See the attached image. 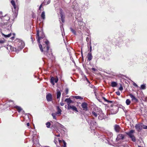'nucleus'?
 <instances>
[{
	"instance_id": "62",
	"label": "nucleus",
	"mask_w": 147,
	"mask_h": 147,
	"mask_svg": "<svg viewBox=\"0 0 147 147\" xmlns=\"http://www.w3.org/2000/svg\"><path fill=\"white\" fill-rule=\"evenodd\" d=\"M61 141V140H59V143H60Z\"/></svg>"
},
{
	"instance_id": "50",
	"label": "nucleus",
	"mask_w": 147,
	"mask_h": 147,
	"mask_svg": "<svg viewBox=\"0 0 147 147\" xmlns=\"http://www.w3.org/2000/svg\"><path fill=\"white\" fill-rule=\"evenodd\" d=\"M91 69H92V70L93 71H95L96 70V69L94 68H92Z\"/></svg>"
},
{
	"instance_id": "10",
	"label": "nucleus",
	"mask_w": 147,
	"mask_h": 147,
	"mask_svg": "<svg viewBox=\"0 0 147 147\" xmlns=\"http://www.w3.org/2000/svg\"><path fill=\"white\" fill-rule=\"evenodd\" d=\"M114 129L116 132L118 133L120 131L121 128L119 125H115L114 126Z\"/></svg>"
},
{
	"instance_id": "13",
	"label": "nucleus",
	"mask_w": 147,
	"mask_h": 147,
	"mask_svg": "<svg viewBox=\"0 0 147 147\" xmlns=\"http://www.w3.org/2000/svg\"><path fill=\"white\" fill-rule=\"evenodd\" d=\"M46 99L47 100L48 102L51 101L52 100V96L51 94H48L46 95Z\"/></svg>"
},
{
	"instance_id": "16",
	"label": "nucleus",
	"mask_w": 147,
	"mask_h": 147,
	"mask_svg": "<svg viewBox=\"0 0 147 147\" xmlns=\"http://www.w3.org/2000/svg\"><path fill=\"white\" fill-rule=\"evenodd\" d=\"M130 97L131 98L132 100L135 101L136 102H138V100L136 98V97L133 94H129Z\"/></svg>"
},
{
	"instance_id": "20",
	"label": "nucleus",
	"mask_w": 147,
	"mask_h": 147,
	"mask_svg": "<svg viewBox=\"0 0 147 147\" xmlns=\"http://www.w3.org/2000/svg\"><path fill=\"white\" fill-rule=\"evenodd\" d=\"M57 109V111L56 112V114H61L62 111L61 109H60L59 106H57L56 107Z\"/></svg>"
},
{
	"instance_id": "35",
	"label": "nucleus",
	"mask_w": 147,
	"mask_h": 147,
	"mask_svg": "<svg viewBox=\"0 0 147 147\" xmlns=\"http://www.w3.org/2000/svg\"><path fill=\"white\" fill-rule=\"evenodd\" d=\"M4 19L5 20H8L10 19V18L8 16H6L5 17V18Z\"/></svg>"
},
{
	"instance_id": "26",
	"label": "nucleus",
	"mask_w": 147,
	"mask_h": 147,
	"mask_svg": "<svg viewBox=\"0 0 147 147\" xmlns=\"http://www.w3.org/2000/svg\"><path fill=\"white\" fill-rule=\"evenodd\" d=\"M74 98H75L77 99H80L82 100L83 99V98L80 96H73Z\"/></svg>"
},
{
	"instance_id": "58",
	"label": "nucleus",
	"mask_w": 147,
	"mask_h": 147,
	"mask_svg": "<svg viewBox=\"0 0 147 147\" xmlns=\"http://www.w3.org/2000/svg\"><path fill=\"white\" fill-rule=\"evenodd\" d=\"M110 136H112V135H113V134H112V133H110Z\"/></svg>"
},
{
	"instance_id": "33",
	"label": "nucleus",
	"mask_w": 147,
	"mask_h": 147,
	"mask_svg": "<svg viewBox=\"0 0 147 147\" xmlns=\"http://www.w3.org/2000/svg\"><path fill=\"white\" fill-rule=\"evenodd\" d=\"M58 126L61 129H63L64 128V126L63 125H61V124H60L59 123H58Z\"/></svg>"
},
{
	"instance_id": "52",
	"label": "nucleus",
	"mask_w": 147,
	"mask_h": 147,
	"mask_svg": "<svg viewBox=\"0 0 147 147\" xmlns=\"http://www.w3.org/2000/svg\"><path fill=\"white\" fill-rule=\"evenodd\" d=\"M42 4H41L40 6L39 7V10H40V9L41 8V7H42Z\"/></svg>"
},
{
	"instance_id": "42",
	"label": "nucleus",
	"mask_w": 147,
	"mask_h": 147,
	"mask_svg": "<svg viewBox=\"0 0 147 147\" xmlns=\"http://www.w3.org/2000/svg\"><path fill=\"white\" fill-rule=\"evenodd\" d=\"M89 46L90 47V52L92 51V49L91 44H90V45H89L88 46Z\"/></svg>"
},
{
	"instance_id": "18",
	"label": "nucleus",
	"mask_w": 147,
	"mask_h": 147,
	"mask_svg": "<svg viewBox=\"0 0 147 147\" xmlns=\"http://www.w3.org/2000/svg\"><path fill=\"white\" fill-rule=\"evenodd\" d=\"M61 93L59 90H57V99H60L61 95Z\"/></svg>"
},
{
	"instance_id": "5",
	"label": "nucleus",
	"mask_w": 147,
	"mask_h": 147,
	"mask_svg": "<svg viewBox=\"0 0 147 147\" xmlns=\"http://www.w3.org/2000/svg\"><path fill=\"white\" fill-rule=\"evenodd\" d=\"M98 111H99V113H98L99 115L98 119L100 120H102L105 118V115L103 113L101 109H98Z\"/></svg>"
},
{
	"instance_id": "53",
	"label": "nucleus",
	"mask_w": 147,
	"mask_h": 147,
	"mask_svg": "<svg viewBox=\"0 0 147 147\" xmlns=\"http://www.w3.org/2000/svg\"><path fill=\"white\" fill-rule=\"evenodd\" d=\"M27 126H30V123H27Z\"/></svg>"
},
{
	"instance_id": "27",
	"label": "nucleus",
	"mask_w": 147,
	"mask_h": 147,
	"mask_svg": "<svg viewBox=\"0 0 147 147\" xmlns=\"http://www.w3.org/2000/svg\"><path fill=\"white\" fill-rule=\"evenodd\" d=\"M58 115L57 114H56V113H52L51 114L52 116H53V118L55 120H57V118L56 117V115Z\"/></svg>"
},
{
	"instance_id": "12",
	"label": "nucleus",
	"mask_w": 147,
	"mask_h": 147,
	"mask_svg": "<svg viewBox=\"0 0 147 147\" xmlns=\"http://www.w3.org/2000/svg\"><path fill=\"white\" fill-rule=\"evenodd\" d=\"M114 109H112L110 108L111 109V114H114L117 113V111L116 110L117 109V107L115 106H114Z\"/></svg>"
},
{
	"instance_id": "51",
	"label": "nucleus",
	"mask_w": 147,
	"mask_h": 147,
	"mask_svg": "<svg viewBox=\"0 0 147 147\" xmlns=\"http://www.w3.org/2000/svg\"><path fill=\"white\" fill-rule=\"evenodd\" d=\"M4 41L3 40H0V43H3L4 42Z\"/></svg>"
},
{
	"instance_id": "48",
	"label": "nucleus",
	"mask_w": 147,
	"mask_h": 147,
	"mask_svg": "<svg viewBox=\"0 0 147 147\" xmlns=\"http://www.w3.org/2000/svg\"><path fill=\"white\" fill-rule=\"evenodd\" d=\"M60 105L61 106H63L64 104L62 102H61L60 103Z\"/></svg>"
},
{
	"instance_id": "59",
	"label": "nucleus",
	"mask_w": 147,
	"mask_h": 147,
	"mask_svg": "<svg viewBox=\"0 0 147 147\" xmlns=\"http://www.w3.org/2000/svg\"><path fill=\"white\" fill-rule=\"evenodd\" d=\"M31 40H32V42H33V38H32V37H31Z\"/></svg>"
},
{
	"instance_id": "21",
	"label": "nucleus",
	"mask_w": 147,
	"mask_h": 147,
	"mask_svg": "<svg viewBox=\"0 0 147 147\" xmlns=\"http://www.w3.org/2000/svg\"><path fill=\"white\" fill-rule=\"evenodd\" d=\"M65 101L67 102V106L68 105H70V104L72 102V101L70 98L66 99L65 100Z\"/></svg>"
},
{
	"instance_id": "63",
	"label": "nucleus",
	"mask_w": 147,
	"mask_h": 147,
	"mask_svg": "<svg viewBox=\"0 0 147 147\" xmlns=\"http://www.w3.org/2000/svg\"><path fill=\"white\" fill-rule=\"evenodd\" d=\"M62 35L63 36V32H62Z\"/></svg>"
},
{
	"instance_id": "14",
	"label": "nucleus",
	"mask_w": 147,
	"mask_h": 147,
	"mask_svg": "<svg viewBox=\"0 0 147 147\" xmlns=\"http://www.w3.org/2000/svg\"><path fill=\"white\" fill-rule=\"evenodd\" d=\"M9 31L10 32L9 33H7L6 34H4L2 33V34L3 36L5 38H9L11 36V30H9Z\"/></svg>"
},
{
	"instance_id": "6",
	"label": "nucleus",
	"mask_w": 147,
	"mask_h": 147,
	"mask_svg": "<svg viewBox=\"0 0 147 147\" xmlns=\"http://www.w3.org/2000/svg\"><path fill=\"white\" fill-rule=\"evenodd\" d=\"M78 20V19L77 20L78 21V24L80 28L81 29H84L85 27V24L83 22L82 19L80 20V21H79Z\"/></svg>"
},
{
	"instance_id": "38",
	"label": "nucleus",
	"mask_w": 147,
	"mask_h": 147,
	"mask_svg": "<svg viewBox=\"0 0 147 147\" xmlns=\"http://www.w3.org/2000/svg\"><path fill=\"white\" fill-rule=\"evenodd\" d=\"M63 147H66V144L65 142L63 140Z\"/></svg>"
},
{
	"instance_id": "57",
	"label": "nucleus",
	"mask_w": 147,
	"mask_h": 147,
	"mask_svg": "<svg viewBox=\"0 0 147 147\" xmlns=\"http://www.w3.org/2000/svg\"><path fill=\"white\" fill-rule=\"evenodd\" d=\"M32 18H35V16H34V15H32Z\"/></svg>"
},
{
	"instance_id": "36",
	"label": "nucleus",
	"mask_w": 147,
	"mask_h": 147,
	"mask_svg": "<svg viewBox=\"0 0 147 147\" xmlns=\"http://www.w3.org/2000/svg\"><path fill=\"white\" fill-rule=\"evenodd\" d=\"M44 2L45 3H46L47 4H49L50 2V0H49L47 2L46 0H45Z\"/></svg>"
},
{
	"instance_id": "3",
	"label": "nucleus",
	"mask_w": 147,
	"mask_h": 147,
	"mask_svg": "<svg viewBox=\"0 0 147 147\" xmlns=\"http://www.w3.org/2000/svg\"><path fill=\"white\" fill-rule=\"evenodd\" d=\"M88 122L89 123L91 129H94L97 127V123L94 119L90 118L88 119Z\"/></svg>"
},
{
	"instance_id": "31",
	"label": "nucleus",
	"mask_w": 147,
	"mask_h": 147,
	"mask_svg": "<svg viewBox=\"0 0 147 147\" xmlns=\"http://www.w3.org/2000/svg\"><path fill=\"white\" fill-rule=\"evenodd\" d=\"M92 114L93 116H94L95 117H96L97 116V114L94 111H92Z\"/></svg>"
},
{
	"instance_id": "39",
	"label": "nucleus",
	"mask_w": 147,
	"mask_h": 147,
	"mask_svg": "<svg viewBox=\"0 0 147 147\" xmlns=\"http://www.w3.org/2000/svg\"><path fill=\"white\" fill-rule=\"evenodd\" d=\"M116 93L117 95L118 96H119L120 95V93L119 91H117L116 92Z\"/></svg>"
},
{
	"instance_id": "2",
	"label": "nucleus",
	"mask_w": 147,
	"mask_h": 147,
	"mask_svg": "<svg viewBox=\"0 0 147 147\" xmlns=\"http://www.w3.org/2000/svg\"><path fill=\"white\" fill-rule=\"evenodd\" d=\"M17 44V47L13 48L10 47L11 50L12 51H15L16 52H18L19 51L23 49L25 46L24 43L23 41L18 40Z\"/></svg>"
},
{
	"instance_id": "64",
	"label": "nucleus",
	"mask_w": 147,
	"mask_h": 147,
	"mask_svg": "<svg viewBox=\"0 0 147 147\" xmlns=\"http://www.w3.org/2000/svg\"><path fill=\"white\" fill-rule=\"evenodd\" d=\"M11 38H14V37H11Z\"/></svg>"
},
{
	"instance_id": "17",
	"label": "nucleus",
	"mask_w": 147,
	"mask_h": 147,
	"mask_svg": "<svg viewBox=\"0 0 147 147\" xmlns=\"http://www.w3.org/2000/svg\"><path fill=\"white\" fill-rule=\"evenodd\" d=\"M11 3L12 5L13 6L14 8L16 10L18 9V8L17 6L16 5L15 2L14 1L12 0L11 1Z\"/></svg>"
},
{
	"instance_id": "37",
	"label": "nucleus",
	"mask_w": 147,
	"mask_h": 147,
	"mask_svg": "<svg viewBox=\"0 0 147 147\" xmlns=\"http://www.w3.org/2000/svg\"><path fill=\"white\" fill-rule=\"evenodd\" d=\"M87 81L89 83V86L91 88H93L94 87V85H92L91 84H90V82H89V81L88 80H87Z\"/></svg>"
},
{
	"instance_id": "22",
	"label": "nucleus",
	"mask_w": 147,
	"mask_h": 147,
	"mask_svg": "<svg viewBox=\"0 0 147 147\" xmlns=\"http://www.w3.org/2000/svg\"><path fill=\"white\" fill-rule=\"evenodd\" d=\"M87 58L88 60L89 61H90L92 59V56L91 53H88Z\"/></svg>"
},
{
	"instance_id": "32",
	"label": "nucleus",
	"mask_w": 147,
	"mask_h": 147,
	"mask_svg": "<svg viewBox=\"0 0 147 147\" xmlns=\"http://www.w3.org/2000/svg\"><path fill=\"white\" fill-rule=\"evenodd\" d=\"M46 124L47 127V128H49L50 127V125H51V124H50V122H47L46 123Z\"/></svg>"
},
{
	"instance_id": "45",
	"label": "nucleus",
	"mask_w": 147,
	"mask_h": 147,
	"mask_svg": "<svg viewBox=\"0 0 147 147\" xmlns=\"http://www.w3.org/2000/svg\"><path fill=\"white\" fill-rule=\"evenodd\" d=\"M103 99L106 102H108V100L106 99L104 97H103Z\"/></svg>"
},
{
	"instance_id": "47",
	"label": "nucleus",
	"mask_w": 147,
	"mask_h": 147,
	"mask_svg": "<svg viewBox=\"0 0 147 147\" xmlns=\"http://www.w3.org/2000/svg\"><path fill=\"white\" fill-rule=\"evenodd\" d=\"M70 58H71V61H72V62H73L74 63H75V61H74V59H73V58H71V57Z\"/></svg>"
},
{
	"instance_id": "56",
	"label": "nucleus",
	"mask_w": 147,
	"mask_h": 147,
	"mask_svg": "<svg viewBox=\"0 0 147 147\" xmlns=\"http://www.w3.org/2000/svg\"><path fill=\"white\" fill-rule=\"evenodd\" d=\"M56 136H57V137H60V134H59L57 135H56Z\"/></svg>"
},
{
	"instance_id": "54",
	"label": "nucleus",
	"mask_w": 147,
	"mask_h": 147,
	"mask_svg": "<svg viewBox=\"0 0 147 147\" xmlns=\"http://www.w3.org/2000/svg\"><path fill=\"white\" fill-rule=\"evenodd\" d=\"M123 146L124 147H127L128 146L126 144L124 146Z\"/></svg>"
},
{
	"instance_id": "29",
	"label": "nucleus",
	"mask_w": 147,
	"mask_h": 147,
	"mask_svg": "<svg viewBox=\"0 0 147 147\" xmlns=\"http://www.w3.org/2000/svg\"><path fill=\"white\" fill-rule=\"evenodd\" d=\"M126 103L127 105H129L131 102L130 100L129 99H127L126 100Z\"/></svg>"
},
{
	"instance_id": "7",
	"label": "nucleus",
	"mask_w": 147,
	"mask_h": 147,
	"mask_svg": "<svg viewBox=\"0 0 147 147\" xmlns=\"http://www.w3.org/2000/svg\"><path fill=\"white\" fill-rule=\"evenodd\" d=\"M124 135L123 134H118L116 139V141L117 142L119 141L123 140L124 138Z\"/></svg>"
},
{
	"instance_id": "30",
	"label": "nucleus",
	"mask_w": 147,
	"mask_h": 147,
	"mask_svg": "<svg viewBox=\"0 0 147 147\" xmlns=\"http://www.w3.org/2000/svg\"><path fill=\"white\" fill-rule=\"evenodd\" d=\"M146 86L145 84H142L141 86V87H140L141 89L144 90V89H146Z\"/></svg>"
},
{
	"instance_id": "28",
	"label": "nucleus",
	"mask_w": 147,
	"mask_h": 147,
	"mask_svg": "<svg viewBox=\"0 0 147 147\" xmlns=\"http://www.w3.org/2000/svg\"><path fill=\"white\" fill-rule=\"evenodd\" d=\"M117 85V83L114 82H111V86L113 87H116Z\"/></svg>"
},
{
	"instance_id": "49",
	"label": "nucleus",
	"mask_w": 147,
	"mask_h": 147,
	"mask_svg": "<svg viewBox=\"0 0 147 147\" xmlns=\"http://www.w3.org/2000/svg\"><path fill=\"white\" fill-rule=\"evenodd\" d=\"M143 129H147V126L144 125L143 127Z\"/></svg>"
},
{
	"instance_id": "55",
	"label": "nucleus",
	"mask_w": 147,
	"mask_h": 147,
	"mask_svg": "<svg viewBox=\"0 0 147 147\" xmlns=\"http://www.w3.org/2000/svg\"><path fill=\"white\" fill-rule=\"evenodd\" d=\"M108 102H109V103H112V101L108 100Z\"/></svg>"
},
{
	"instance_id": "11",
	"label": "nucleus",
	"mask_w": 147,
	"mask_h": 147,
	"mask_svg": "<svg viewBox=\"0 0 147 147\" xmlns=\"http://www.w3.org/2000/svg\"><path fill=\"white\" fill-rule=\"evenodd\" d=\"M81 106L84 110L87 111L88 110L87 104L86 103L84 102L82 103Z\"/></svg>"
},
{
	"instance_id": "15",
	"label": "nucleus",
	"mask_w": 147,
	"mask_h": 147,
	"mask_svg": "<svg viewBox=\"0 0 147 147\" xmlns=\"http://www.w3.org/2000/svg\"><path fill=\"white\" fill-rule=\"evenodd\" d=\"M135 127L136 129L138 131L141 130L142 129V126L141 124H136Z\"/></svg>"
},
{
	"instance_id": "4",
	"label": "nucleus",
	"mask_w": 147,
	"mask_h": 147,
	"mask_svg": "<svg viewBox=\"0 0 147 147\" xmlns=\"http://www.w3.org/2000/svg\"><path fill=\"white\" fill-rule=\"evenodd\" d=\"M134 132V130H131L129 132H127L126 134L128 135L129 137L131 139L132 141L134 142H135L136 141L135 137L133 135V134Z\"/></svg>"
},
{
	"instance_id": "61",
	"label": "nucleus",
	"mask_w": 147,
	"mask_h": 147,
	"mask_svg": "<svg viewBox=\"0 0 147 147\" xmlns=\"http://www.w3.org/2000/svg\"><path fill=\"white\" fill-rule=\"evenodd\" d=\"M105 140H107V141L108 142V140L107 139H106V138H104Z\"/></svg>"
},
{
	"instance_id": "46",
	"label": "nucleus",
	"mask_w": 147,
	"mask_h": 147,
	"mask_svg": "<svg viewBox=\"0 0 147 147\" xmlns=\"http://www.w3.org/2000/svg\"><path fill=\"white\" fill-rule=\"evenodd\" d=\"M63 24L62 23H61L60 28H61V30H62V28H63Z\"/></svg>"
},
{
	"instance_id": "9",
	"label": "nucleus",
	"mask_w": 147,
	"mask_h": 147,
	"mask_svg": "<svg viewBox=\"0 0 147 147\" xmlns=\"http://www.w3.org/2000/svg\"><path fill=\"white\" fill-rule=\"evenodd\" d=\"M67 109L68 110L71 109L74 111L78 112V109L76 107L73 105H68Z\"/></svg>"
},
{
	"instance_id": "43",
	"label": "nucleus",
	"mask_w": 147,
	"mask_h": 147,
	"mask_svg": "<svg viewBox=\"0 0 147 147\" xmlns=\"http://www.w3.org/2000/svg\"><path fill=\"white\" fill-rule=\"evenodd\" d=\"M65 92H66V94H67L68 92V89L67 88H66L65 89Z\"/></svg>"
},
{
	"instance_id": "19",
	"label": "nucleus",
	"mask_w": 147,
	"mask_h": 147,
	"mask_svg": "<svg viewBox=\"0 0 147 147\" xmlns=\"http://www.w3.org/2000/svg\"><path fill=\"white\" fill-rule=\"evenodd\" d=\"M60 16H61V21H62V22H63V23L65 22L64 16V14H63V13L61 11L60 12Z\"/></svg>"
},
{
	"instance_id": "40",
	"label": "nucleus",
	"mask_w": 147,
	"mask_h": 147,
	"mask_svg": "<svg viewBox=\"0 0 147 147\" xmlns=\"http://www.w3.org/2000/svg\"><path fill=\"white\" fill-rule=\"evenodd\" d=\"M122 109H123V110L124 111V112H125V113H126V112L127 111L125 109V107H122Z\"/></svg>"
},
{
	"instance_id": "34",
	"label": "nucleus",
	"mask_w": 147,
	"mask_h": 147,
	"mask_svg": "<svg viewBox=\"0 0 147 147\" xmlns=\"http://www.w3.org/2000/svg\"><path fill=\"white\" fill-rule=\"evenodd\" d=\"M70 29L71 30V31L74 34H76V32L72 28H70Z\"/></svg>"
},
{
	"instance_id": "25",
	"label": "nucleus",
	"mask_w": 147,
	"mask_h": 147,
	"mask_svg": "<svg viewBox=\"0 0 147 147\" xmlns=\"http://www.w3.org/2000/svg\"><path fill=\"white\" fill-rule=\"evenodd\" d=\"M41 16V18L43 20H45V12L44 11H43L42 12Z\"/></svg>"
},
{
	"instance_id": "60",
	"label": "nucleus",
	"mask_w": 147,
	"mask_h": 147,
	"mask_svg": "<svg viewBox=\"0 0 147 147\" xmlns=\"http://www.w3.org/2000/svg\"><path fill=\"white\" fill-rule=\"evenodd\" d=\"M138 147H143L141 146H138Z\"/></svg>"
},
{
	"instance_id": "44",
	"label": "nucleus",
	"mask_w": 147,
	"mask_h": 147,
	"mask_svg": "<svg viewBox=\"0 0 147 147\" xmlns=\"http://www.w3.org/2000/svg\"><path fill=\"white\" fill-rule=\"evenodd\" d=\"M119 90H121V91L123 90V88L121 86H120V87L119 88Z\"/></svg>"
},
{
	"instance_id": "41",
	"label": "nucleus",
	"mask_w": 147,
	"mask_h": 147,
	"mask_svg": "<svg viewBox=\"0 0 147 147\" xmlns=\"http://www.w3.org/2000/svg\"><path fill=\"white\" fill-rule=\"evenodd\" d=\"M133 85L134 86H135L136 87H138V85H137V84L135 82H134V83L133 84Z\"/></svg>"
},
{
	"instance_id": "1",
	"label": "nucleus",
	"mask_w": 147,
	"mask_h": 147,
	"mask_svg": "<svg viewBox=\"0 0 147 147\" xmlns=\"http://www.w3.org/2000/svg\"><path fill=\"white\" fill-rule=\"evenodd\" d=\"M41 33V36H39V32L38 30L37 31L36 34V38L38 37L37 41L38 42L39 44V46L40 50L41 52H44V53L45 55H46L48 57L49 59H51L53 58V54L52 53V51L51 49H49V41L47 40L45 42V43L46 44L45 47L43 45V49L42 48V46L40 44V40L41 39H42L45 37V35L44 33L40 31V32Z\"/></svg>"
},
{
	"instance_id": "24",
	"label": "nucleus",
	"mask_w": 147,
	"mask_h": 147,
	"mask_svg": "<svg viewBox=\"0 0 147 147\" xmlns=\"http://www.w3.org/2000/svg\"><path fill=\"white\" fill-rule=\"evenodd\" d=\"M15 108H16L19 112H20L22 110V109L20 106H16L15 107Z\"/></svg>"
},
{
	"instance_id": "23",
	"label": "nucleus",
	"mask_w": 147,
	"mask_h": 147,
	"mask_svg": "<svg viewBox=\"0 0 147 147\" xmlns=\"http://www.w3.org/2000/svg\"><path fill=\"white\" fill-rule=\"evenodd\" d=\"M86 41L87 42L88 46V47L89 45H90L91 44V42L90 38L88 37H87L86 38Z\"/></svg>"
},
{
	"instance_id": "8",
	"label": "nucleus",
	"mask_w": 147,
	"mask_h": 147,
	"mask_svg": "<svg viewBox=\"0 0 147 147\" xmlns=\"http://www.w3.org/2000/svg\"><path fill=\"white\" fill-rule=\"evenodd\" d=\"M58 80V79L57 77L55 78L53 77H52L51 79L50 82L51 84L53 85L55 84V83H57Z\"/></svg>"
}]
</instances>
